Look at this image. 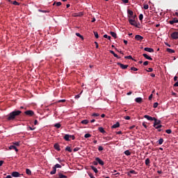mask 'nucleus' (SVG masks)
Segmentation results:
<instances>
[{"label": "nucleus", "instance_id": "17", "mask_svg": "<svg viewBox=\"0 0 178 178\" xmlns=\"http://www.w3.org/2000/svg\"><path fill=\"white\" fill-rule=\"evenodd\" d=\"M136 102H137L138 104H141V102H143V98L141 97H137L135 99Z\"/></svg>", "mask_w": 178, "mask_h": 178}, {"label": "nucleus", "instance_id": "5", "mask_svg": "<svg viewBox=\"0 0 178 178\" xmlns=\"http://www.w3.org/2000/svg\"><path fill=\"white\" fill-rule=\"evenodd\" d=\"M135 40H136V41H143V40H144V37L140 35H136Z\"/></svg>", "mask_w": 178, "mask_h": 178}, {"label": "nucleus", "instance_id": "52", "mask_svg": "<svg viewBox=\"0 0 178 178\" xmlns=\"http://www.w3.org/2000/svg\"><path fill=\"white\" fill-rule=\"evenodd\" d=\"M98 150L99 151H104V147L102 146H99Z\"/></svg>", "mask_w": 178, "mask_h": 178}, {"label": "nucleus", "instance_id": "2", "mask_svg": "<svg viewBox=\"0 0 178 178\" xmlns=\"http://www.w3.org/2000/svg\"><path fill=\"white\" fill-rule=\"evenodd\" d=\"M154 127H155V129H161L162 127V124H161V121H156L154 120Z\"/></svg>", "mask_w": 178, "mask_h": 178}, {"label": "nucleus", "instance_id": "40", "mask_svg": "<svg viewBox=\"0 0 178 178\" xmlns=\"http://www.w3.org/2000/svg\"><path fill=\"white\" fill-rule=\"evenodd\" d=\"M54 127H56L57 129H60V124L59 123H56L55 124Z\"/></svg>", "mask_w": 178, "mask_h": 178}, {"label": "nucleus", "instance_id": "58", "mask_svg": "<svg viewBox=\"0 0 178 178\" xmlns=\"http://www.w3.org/2000/svg\"><path fill=\"white\" fill-rule=\"evenodd\" d=\"M58 102H66V100L65 99H60V100H58Z\"/></svg>", "mask_w": 178, "mask_h": 178}, {"label": "nucleus", "instance_id": "4", "mask_svg": "<svg viewBox=\"0 0 178 178\" xmlns=\"http://www.w3.org/2000/svg\"><path fill=\"white\" fill-rule=\"evenodd\" d=\"M172 40H178V32H174L171 34Z\"/></svg>", "mask_w": 178, "mask_h": 178}, {"label": "nucleus", "instance_id": "20", "mask_svg": "<svg viewBox=\"0 0 178 178\" xmlns=\"http://www.w3.org/2000/svg\"><path fill=\"white\" fill-rule=\"evenodd\" d=\"M91 169H92V170L95 172V173H98V169H97V168H95V166H90Z\"/></svg>", "mask_w": 178, "mask_h": 178}, {"label": "nucleus", "instance_id": "19", "mask_svg": "<svg viewBox=\"0 0 178 178\" xmlns=\"http://www.w3.org/2000/svg\"><path fill=\"white\" fill-rule=\"evenodd\" d=\"M167 52H168L169 54H175V50L168 48L167 49Z\"/></svg>", "mask_w": 178, "mask_h": 178}, {"label": "nucleus", "instance_id": "25", "mask_svg": "<svg viewBox=\"0 0 178 178\" xmlns=\"http://www.w3.org/2000/svg\"><path fill=\"white\" fill-rule=\"evenodd\" d=\"M76 37H80L81 40H84V37H83V35H81L80 33H76Z\"/></svg>", "mask_w": 178, "mask_h": 178}, {"label": "nucleus", "instance_id": "51", "mask_svg": "<svg viewBox=\"0 0 178 178\" xmlns=\"http://www.w3.org/2000/svg\"><path fill=\"white\" fill-rule=\"evenodd\" d=\"M77 151H80V147H75L74 149V152H77Z\"/></svg>", "mask_w": 178, "mask_h": 178}, {"label": "nucleus", "instance_id": "32", "mask_svg": "<svg viewBox=\"0 0 178 178\" xmlns=\"http://www.w3.org/2000/svg\"><path fill=\"white\" fill-rule=\"evenodd\" d=\"M111 35H112V37H113L114 38H116L117 37L116 33L115 32H111Z\"/></svg>", "mask_w": 178, "mask_h": 178}, {"label": "nucleus", "instance_id": "61", "mask_svg": "<svg viewBox=\"0 0 178 178\" xmlns=\"http://www.w3.org/2000/svg\"><path fill=\"white\" fill-rule=\"evenodd\" d=\"M154 70L152 68H148L147 72H152Z\"/></svg>", "mask_w": 178, "mask_h": 178}, {"label": "nucleus", "instance_id": "33", "mask_svg": "<svg viewBox=\"0 0 178 178\" xmlns=\"http://www.w3.org/2000/svg\"><path fill=\"white\" fill-rule=\"evenodd\" d=\"M149 163H150L149 159H146L145 165H147V166H148V165H149Z\"/></svg>", "mask_w": 178, "mask_h": 178}, {"label": "nucleus", "instance_id": "63", "mask_svg": "<svg viewBox=\"0 0 178 178\" xmlns=\"http://www.w3.org/2000/svg\"><path fill=\"white\" fill-rule=\"evenodd\" d=\"M116 134H122V131H117Z\"/></svg>", "mask_w": 178, "mask_h": 178}, {"label": "nucleus", "instance_id": "18", "mask_svg": "<svg viewBox=\"0 0 178 178\" xmlns=\"http://www.w3.org/2000/svg\"><path fill=\"white\" fill-rule=\"evenodd\" d=\"M54 149H56L57 151H60V147L58 143L54 144Z\"/></svg>", "mask_w": 178, "mask_h": 178}, {"label": "nucleus", "instance_id": "6", "mask_svg": "<svg viewBox=\"0 0 178 178\" xmlns=\"http://www.w3.org/2000/svg\"><path fill=\"white\" fill-rule=\"evenodd\" d=\"M144 118H145V119H147V120H150L151 122H152L153 120H156V118H152V117H151L149 115H145Z\"/></svg>", "mask_w": 178, "mask_h": 178}, {"label": "nucleus", "instance_id": "13", "mask_svg": "<svg viewBox=\"0 0 178 178\" xmlns=\"http://www.w3.org/2000/svg\"><path fill=\"white\" fill-rule=\"evenodd\" d=\"M9 149H15V152H19V149L15 145H10Z\"/></svg>", "mask_w": 178, "mask_h": 178}, {"label": "nucleus", "instance_id": "64", "mask_svg": "<svg viewBox=\"0 0 178 178\" xmlns=\"http://www.w3.org/2000/svg\"><path fill=\"white\" fill-rule=\"evenodd\" d=\"M175 15L177 16V17H178V11L177 10V12H175Z\"/></svg>", "mask_w": 178, "mask_h": 178}, {"label": "nucleus", "instance_id": "29", "mask_svg": "<svg viewBox=\"0 0 178 178\" xmlns=\"http://www.w3.org/2000/svg\"><path fill=\"white\" fill-rule=\"evenodd\" d=\"M124 154H125V155H127V156H129V155H131V153L130 151H129V150H126V151L124 152Z\"/></svg>", "mask_w": 178, "mask_h": 178}, {"label": "nucleus", "instance_id": "12", "mask_svg": "<svg viewBox=\"0 0 178 178\" xmlns=\"http://www.w3.org/2000/svg\"><path fill=\"white\" fill-rule=\"evenodd\" d=\"M144 51H146V52L152 53V52H154V49L149 48V47H145Z\"/></svg>", "mask_w": 178, "mask_h": 178}, {"label": "nucleus", "instance_id": "14", "mask_svg": "<svg viewBox=\"0 0 178 178\" xmlns=\"http://www.w3.org/2000/svg\"><path fill=\"white\" fill-rule=\"evenodd\" d=\"M143 56H144L145 59H148V60H152V58H151V56H148L147 54H143Z\"/></svg>", "mask_w": 178, "mask_h": 178}, {"label": "nucleus", "instance_id": "11", "mask_svg": "<svg viewBox=\"0 0 178 178\" xmlns=\"http://www.w3.org/2000/svg\"><path fill=\"white\" fill-rule=\"evenodd\" d=\"M170 24H175V23H178L177 18H173L172 20L169 21Z\"/></svg>", "mask_w": 178, "mask_h": 178}, {"label": "nucleus", "instance_id": "41", "mask_svg": "<svg viewBox=\"0 0 178 178\" xmlns=\"http://www.w3.org/2000/svg\"><path fill=\"white\" fill-rule=\"evenodd\" d=\"M125 59H131L133 60V57L131 56H127L124 57Z\"/></svg>", "mask_w": 178, "mask_h": 178}, {"label": "nucleus", "instance_id": "9", "mask_svg": "<svg viewBox=\"0 0 178 178\" xmlns=\"http://www.w3.org/2000/svg\"><path fill=\"white\" fill-rule=\"evenodd\" d=\"M129 22L131 26H137V22H136V20L130 19H129Z\"/></svg>", "mask_w": 178, "mask_h": 178}, {"label": "nucleus", "instance_id": "27", "mask_svg": "<svg viewBox=\"0 0 178 178\" xmlns=\"http://www.w3.org/2000/svg\"><path fill=\"white\" fill-rule=\"evenodd\" d=\"M65 151H68V152H72V148L69 146H67L65 148Z\"/></svg>", "mask_w": 178, "mask_h": 178}, {"label": "nucleus", "instance_id": "3", "mask_svg": "<svg viewBox=\"0 0 178 178\" xmlns=\"http://www.w3.org/2000/svg\"><path fill=\"white\" fill-rule=\"evenodd\" d=\"M24 113L26 115V116H29V117L34 116V111L31 110H28L25 111Z\"/></svg>", "mask_w": 178, "mask_h": 178}, {"label": "nucleus", "instance_id": "50", "mask_svg": "<svg viewBox=\"0 0 178 178\" xmlns=\"http://www.w3.org/2000/svg\"><path fill=\"white\" fill-rule=\"evenodd\" d=\"M104 38H108V40H111V36H108V35L105 34L104 35Z\"/></svg>", "mask_w": 178, "mask_h": 178}, {"label": "nucleus", "instance_id": "48", "mask_svg": "<svg viewBox=\"0 0 178 178\" xmlns=\"http://www.w3.org/2000/svg\"><path fill=\"white\" fill-rule=\"evenodd\" d=\"M158 105H159L158 102L154 103L153 108H158Z\"/></svg>", "mask_w": 178, "mask_h": 178}, {"label": "nucleus", "instance_id": "7", "mask_svg": "<svg viewBox=\"0 0 178 178\" xmlns=\"http://www.w3.org/2000/svg\"><path fill=\"white\" fill-rule=\"evenodd\" d=\"M117 65H118V66H120V67H121V69H127V67H129V65H124L120 63H118Z\"/></svg>", "mask_w": 178, "mask_h": 178}, {"label": "nucleus", "instance_id": "49", "mask_svg": "<svg viewBox=\"0 0 178 178\" xmlns=\"http://www.w3.org/2000/svg\"><path fill=\"white\" fill-rule=\"evenodd\" d=\"M27 129H28V130H31V131H33V130H35V127H33H33H27Z\"/></svg>", "mask_w": 178, "mask_h": 178}, {"label": "nucleus", "instance_id": "16", "mask_svg": "<svg viewBox=\"0 0 178 178\" xmlns=\"http://www.w3.org/2000/svg\"><path fill=\"white\" fill-rule=\"evenodd\" d=\"M70 138H72V136L69 135V134H66L64 136V140H65V141H69Z\"/></svg>", "mask_w": 178, "mask_h": 178}, {"label": "nucleus", "instance_id": "60", "mask_svg": "<svg viewBox=\"0 0 178 178\" xmlns=\"http://www.w3.org/2000/svg\"><path fill=\"white\" fill-rule=\"evenodd\" d=\"M34 124H35V125L38 124V121L37 120H35L34 121Z\"/></svg>", "mask_w": 178, "mask_h": 178}, {"label": "nucleus", "instance_id": "1", "mask_svg": "<svg viewBox=\"0 0 178 178\" xmlns=\"http://www.w3.org/2000/svg\"><path fill=\"white\" fill-rule=\"evenodd\" d=\"M20 113H22L21 111H13L8 115L7 119L8 120H15V119L16 118V116H19Z\"/></svg>", "mask_w": 178, "mask_h": 178}, {"label": "nucleus", "instance_id": "43", "mask_svg": "<svg viewBox=\"0 0 178 178\" xmlns=\"http://www.w3.org/2000/svg\"><path fill=\"white\" fill-rule=\"evenodd\" d=\"M14 145H16V147H19V145H20V142H15L13 143Z\"/></svg>", "mask_w": 178, "mask_h": 178}, {"label": "nucleus", "instance_id": "56", "mask_svg": "<svg viewBox=\"0 0 178 178\" xmlns=\"http://www.w3.org/2000/svg\"><path fill=\"white\" fill-rule=\"evenodd\" d=\"M124 119L125 120H130V116H125Z\"/></svg>", "mask_w": 178, "mask_h": 178}, {"label": "nucleus", "instance_id": "57", "mask_svg": "<svg viewBox=\"0 0 178 178\" xmlns=\"http://www.w3.org/2000/svg\"><path fill=\"white\" fill-rule=\"evenodd\" d=\"M143 65H144V66H147V65H148V61H145V62L143 63Z\"/></svg>", "mask_w": 178, "mask_h": 178}, {"label": "nucleus", "instance_id": "8", "mask_svg": "<svg viewBox=\"0 0 178 178\" xmlns=\"http://www.w3.org/2000/svg\"><path fill=\"white\" fill-rule=\"evenodd\" d=\"M11 175L13 177H20V173H19V172H13Z\"/></svg>", "mask_w": 178, "mask_h": 178}, {"label": "nucleus", "instance_id": "26", "mask_svg": "<svg viewBox=\"0 0 178 178\" xmlns=\"http://www.w3.org/2000/svg\"><path fill=\"white\" fill-rule=\"evenodd\" d=\"M99 131H100V133H105V129H104L103 127H99Z\"/></svg>", "mask_w": 178, "mask_h": 178}, {"label": "nucleus", "instance_id": "54", "mask_svg": "<svg viewBox=\"0 0 178 178\" xmlns=\"http://www.w3.org/2000/svg\"><path fill=\"white\" fill-rule=\"evenodd\" d=\"M83 15H84L83 13H78V17H81V16H83Z\"/></svg>", "mask_w": 178, "mask_h": 178}, {"label": "nucleus", "instance_id": "28", "mask_svg": "<svg viewBox=\"0 0 178 178\" xmlns=\"http://www.w3.org/2000/svg\"><path fill=\"white\" fill-rule=\"evenodd\" d=\"M149 6H148V4H144L143 5V9H145V10L149 9Z\"/></svg>", "mask_w": 178, "mask_h": 178}, {"label": "nucleus", "instance_id": "24", "mask_svg": "<svg viewBox=\"0 0 178 178\" xmlns=\"http://www.w3.org/2000/svg\"><path fill=\"white\" fill-rule=\"evenodd\" d=\"M82 124H88V120H83L81 121Z\"/></svg>", "mask_w": 178, "mask_h": 178}, {"label": "nucleus", "instance_id": "38", "mask_svg": "<svg viewBox=\"0 0 178 178\" xmlns=\"http://www.w3.org/2000/svg\"><path fill=\"white\" fill-rule=\"evenodd\" d=\"M85 138H90L91 137V134H86L84 136Z\"/></svg>", "mask_w": 178, "mask_h": 178}, {"label": "nucleus", "instance_id": "23", "mask_svg": "<svg viewBox=\"0 0 178 178\" xmlns=\"http://www.w3.org/2000/svg\"><path fill=\"white\" fill-rule=\"evenodd\" d=\"M56 173V168H53V170L50 172V175H55Z\"/></svg>", "mask_w": 178, "mask_h": 178}, {"label": "nucleus", "instance_id": "31", "mask_svg": "<svg viewBox=\"0 0 178 178\" xmlns=\"http://www.w3.org/2000/svg\"><path fill=\"white\" fill-rule=\"evenodd\" d=\"M127 13H128V15H129V16H133V15H134L133 11H131L130 10H127Z\"/></svg>", "mask_w": 178, "mask_h": 178}, {"label": "nucleus", "instance_id": "36", "mask_svg": "<svg viewBox=\"0 0 178 178\" xmlns=\"http://www.w3.org/2000/svg\"><path fill=\"white\" fill-rule=\"evenodd\" d=\"M82 93H83V91H81L79 95H75V99H79V98H80V95H81Z\"/></svg>", "mask_w": 178, "mask_h": 178}, {"label": "nucleus", "instance_id": "34", "mask_svg": "<svg viewBox=\"0 0 178 178\" xmlns=\"http://www.w3.org/2000/svg\"><path fill=\"white\" fill-rule=\"evenodd\" d=\"M55 3H56V6H60V5H62V3L60 2V1H58V2H54V3H53V5H55Z\"/></svg>", "mask_w": 178, "mask_h": 178}, {"label": "nucleus", "instance_id": "44", "mask_svg": "<svg viewBox=\"0 0 178 178\" xmlns=\"http://www.w3.org/2000/svg\"><path fill=\"white\" fill-rule=\"evenodd\" d=\"M94 35L95 38H99V36L98 35V32H94Z\"/></svg>", "mask_w": 178, "mask_h": 178}, {"label": "nucleus", "instance_id": "46", "mask_svg": "<svg viewBox=\"0 0 178 178\" xmlns=\"http://www.w3.org/2000/svg\"><path fill=\"white\" fill-rule=\"evenodd\" d=\"M165 133H167V134H172V129H167V130L165 131Z\"/></svg>", "mask_w": 178, "mask_h": 178}, {"label": "nucleus", "instance_id": "42", "mask_svg": "<svg viewBox=\"0 0 178 178\" xmlns=\"http://www.w3.org/2000/svg\"><path fill=\"white\" fill-rule=\"evenodd\" d=\"M92 116H94L95 118H97V117L99 116V113H94L92 114Z\"/></svg>", "mask_w": 178, "mask_h": 178}, {"label": "nucleus", "instance_id": "35", "mask_svg": "<svg viewBox=\"0 0 178 178\" xmlns=\"http://www.w3.org/2000/svg\"><path fill=\"white\" fill-rule=\"evenodd\" d=\"M54 168H56V170L58 168H62V165H60V164H56Z\"/></svg>", "mask_w": 178, "mask_h": 178}, {"label": "nucleus", "instance_id": "53", "mask_svg": "<svg viewBox=\"0 0 178 178\" xmlns=\"http://www.w3.org/2000/svg\"><path fill=\"white\" fill-rule=\"evenodd\" d=\"M129 173H131V174H133V175H136V174H137L134 170H130V171H129Z\"/></svg>", "mask_w": 178, "mask_h": 178}, {"label": "nucleus", "instance_id": "45", "mask_svg": "<svg viewBox=\"0 0 178 178\" xmlns=\"http://www.w3.org/2000/svg\"><path fill=\"white\" fill-rule=\"evenodd\" d=\"M143 19H144V15H143V14H140L139 15V20H143Z\"/></svg>", "mask_w": 178, "mask_h": 178}, {"label": "nucleus", "instance_id": "62", "mask_svg": "<svg viewBox=\"0 0 178 178\" xmlns=\"http://www.w3.org/2000/svg\"><path fill=\"white\" fill-rule=\"evenodd\" d=\"M3 165V161H0V166H2Z\"/></svg>", "mask_w": 178, "mask_h": 178}, {"label": "nucleus", "instance_id": "15", "mask_svg": "<svg viewBox=\"0 0 178 178\" xmlns=\"http://www.w3.org/2000/svg\"><path fill=\"white\" fill-rule=\"evenodd\" d=\"M111 127L112 129H118V127H120V124L118 122L114 124Z\"/></svg>", "mask_w": 178, "mask_h": 178}, {"label": "nucleus", "instance_id": "22", "mask_svg": "<svg viewBox=\"0 0 178 178\" xmlns=\"http://www.w3.org/2000/svg\"><path fill=\"white\" fill-rule=\"evenodd\" d=\"M110 52L113 55V56H115V58H119V56H118V54H116L113 50H111Z\"/></svg>", "mask_w": 178, "mask_h": 178}, {"label": "nucleus", "instance_id": "39", "mask_svg": "<svg viewBox=\"0 0 178 178\" xmlns=\"http://www.w3.org/2000/svg\"><path fill=\"white\" fill-rule=\"evenodd\" d=\"M131 70H133L134 72H137L138 70V69H137V67H131Z\"/></svg>", "mask_w": 178, "mask_h": 178}, {"label": "nucleus", "instance_id": "37", "mask_svg": "<svg viewBox=\"0 0 178 178\" xmlns=\"http://www.w3.org/2000/svg\"><path fill=\"white\" fill-rule=\"evenodd\" d=\"M159 145H162V144H163V140L162 138H160L159 140Z\"/></svg>", "mask_w": 178, "mask_h": 178}, {"label": "nucleus", "instance_id": "30", "mask_svg": "<svg viewBox=\"0 0 178 178\" xmlns=\"http://www.w3.org/2000/svg\"><path fill=\"white\" fill-rule=\"evenodd\" d=\"M13 3V5H15L16 6H19V5H20V3L16 1L11 2Z\"/></svg>", "mask_w": 178, "mask_h": 178}, {"label": "nucleus", "instance_id": "10", "mask_svg": "<svg viewBox=\"0 0 178 178\" xmlns=\"http://www.w3.org/2000/svg\"><path fill=\"white\" fill-rule=\"evenodd\" d=\"M95 161H97V162H98L99 165H102V166H104V161L101 160V159H99V157H97L95 159Z\"/></svg>", "mask_w": 178, "mask_h": 178}, {"label": "nucleus", "instance_id": "55", "mask_svg": "<svg viewBox=\"0 0 178 178\" xmlns=\"http://www.w3.org/2000/svg\"><path fill=\"white\" fill-rule=\"evenodd\" d=\"M123 3H129V0H121Z\"/></svg>", "mask_w": 178, "mask_h": 178}, {"label": "nucleus", "instance_id": "21", "mask_svg": "<svg viewBox=\"0 0 178 178\" xmlns=\"http://www.w3.org/2000/svg\"><path fill=\"white\" fill-rule=\"evenodd\" d=\"M26 175H29V176H31V170L29 168H26Z\"/></svg>", "mask_w": 178, "mask_h": 178}, {"label": "nucleus", "instance_id": "47", "mask_svg": "<svg viewBox=\"0 0 178 178\" xmlns=\"http://www.w3.org/2000/svg\"><path fill=\"white\" fill-rule=\"evenodd\" d=\"M72 16H73L74 17H79V13H74L72 14Z\"/></svg>", "mask_w": 178, "mask_h": 178}, {"label": "nucleus", "instance_id": "59", "mask_svg": "<svg viewBox=\"0 0 178 178\" xmlns=\"http://www.w3.org/2000/svg\"><path fill=\"white\" fill-rule=\"evenodd\" d=\"M149 101H151L152 99V94H151L149 96Z\"/></svg>", "mask_w": 178, "mask_h": 178}]
</instances>
